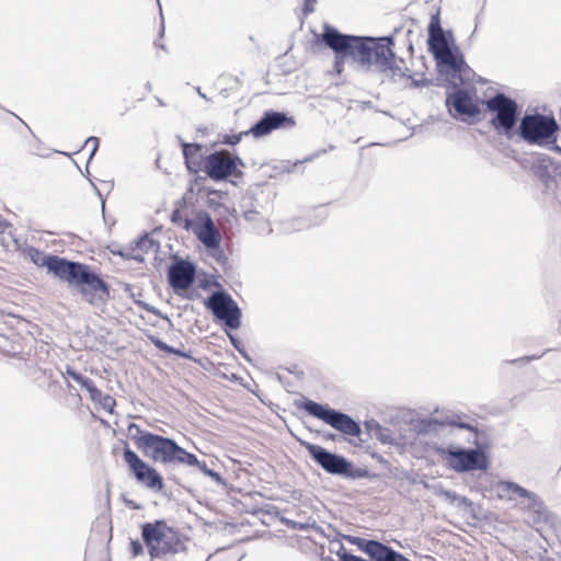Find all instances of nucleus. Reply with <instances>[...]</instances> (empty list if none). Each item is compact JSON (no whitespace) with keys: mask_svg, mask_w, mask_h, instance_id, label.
Listing matches in <instances>:
<instances>
[{"mask_svg":"<svg viewBox=\"0 0 561 561\" xmlns=\"http://www.w3.org/2000/svg\"><path fill=\"white\" fill-rule=\"evenodd\" d=\"M152 344L161 352H164L168 354V352H173L172 346L163 342L159 337H151Z\"/></svg>","mask_w":561,"mask_h":561,"instance_id":"30","label":"nucleus"},{"mask_svg":"<svg viewBox=\"0 0 561 561\" xmlns=\"http://www.w3.org/2000/svg\"><path fill=\"white\" fill-rule=\"evenodd\" d=\"M196 91H197V93H198V95H199L201 98H203V99L207 100V96L202 92V90H201V88H199V87H197V88H196Z\"/></svg>","mask_w":561,"mask_h":561,"instance_id":"43","label":"nucleus"},{"mask_svg":"<svg viewBox=\"0 0 561 561\" xmlns=\"http://www.w3.org/2000/svg\"><path fill=\"white\" fill-rule=\"evenodd\" d=\"M294 126L295 121L284 112L266 111L261 118L244 134H251L256 138L267 136L273 130L285 126Z\"/></svg>","mask_w":561,"mask_h":561,"instance_id":"17","label":"nucleus"},{"mask_svg":"<svg viewBox=\"0 0 561 561\" xmlns=\"http://www.w3.org/2000/svg\"><path fill=\"white\" fill-rule=\"evenodd\" d=\"M130 552L133 557H138L144 553V547L142 543L139 540H131L130 541Z\"/></svg>","mask_w":561,"mask_h":561,"instance_id":"31","label":"nucleus"},{"mask_svg":"<svg viewBox=\"0 0 561 561\" xmlns=\"http://www.w3.org/2000/svg\"><path fill=\"white\" fill-rule=\"evenodd\" d=\"M173 352H168V354L176 355L182 358H191V355L187 352L181 351L172 346Z\"/></svg>","mask_w":561,"mask_h":561,"instance_id":"37","label":"nucleus"},{"mask_svg":"<svg viewBox=\"0 0 561 561\" xmlns=\"http://www.w3.org/2000/svg\"><path fill=\"white\" fill-rule=\"evenodd\" d=\"M98 394L99 396L95 397L92 396L91 400L98 402L102 407V409H104L108 413H113L114 408L116 405L115 399L110 394H103L99 389Z\"/></svg>","mask_w":561,"mask_h":561,"instance_id":"25","label":"nucleus"},{"mask_svg":"<svg viewBox=\"0 0 561 561\" xmlns=\"http://www.w3.org/2000/svg\"><path fill=\"white\" fill-rule=\"evenodd\" d=\"M451 424L456 425L459 428H465V430H469V431H476V427H473L472 425H470L468 423H465V422H459V423L451 422Z\"/></svg>","mask_w":561,"mask_h":561,"instance_id":"39","label":"nucleus"},{"mask_svg":"<svg viewBox=\"0 0 561 561\" xmlns=\"http://www.w3.org/2000/svg\"><path fill=\"white\" fill-rule=\"evenodd\" d=\"M411 87H419V81L414 80V79H411V83H410Z\"/></svg>","mask_w":561,"mask_h":561,"instance_id":"44","label":"nucleus"},{"mask_svg":"<svg viewBox=\"0 0 561 561\" xmlns=\"http://www.w3.org/2000/svg\"><path fill=\"white\" fill-rule=\"evenodd\" d=\"M247 135L248 134H244V131L239 133L237 135H224V137L221 139V144L234 146L241 141L243 136H247Z\"/></svg>","mask_w":561,"mask_h":561,"instance_id":"29","label":"nucleus"},{"mask_svg":"<svg viewBox=\"0 0 561 561\" xmlns=\"http://www.w3.org/2000/svg\"><path fill=\"white\" fill-rule=\"evenodd\" d=\"M460 82L451 84L454 90L447 92L445 105L454 118L468 123L478 117L481 111L471 93L460 88Z\"/></svg>","mask_w":561,"mask_h":561,"instance_id":"12","label":"nucleus"},{"mask_svg":"<svg viewBox=\"0 0 561 561\" xmlns=\"http://www.w3.org/2000/svg\"><path fill=\"white\" fill-rule=\"evenodd\" d=\"M297 407L344 435L357 437L362 434V428L358 422H356L351 415L335 410L328 404L305 399L302 402L298 403Z\"/></svg>","mask_w":561,"mask_h":561,"instance_id":"8","label":"nucleus"},{"mask_svg":"<svg viewBox=\"0 0 561 561\" xmlns=\"http://www.w3.org/2000/svg\"><path fill=\"white\" fill-rule=\"evenodd\" d=\"M181 147L188 172L197 173L201 170L204 171L205 158L202 154L203 146L199 144H190L181 140Z\"/></svg>","mask_w":561,"mask_h":561,"instance_id":"18","label":"nucleus"},{"mask_svg":"<svg viewBox=\"0 0 561 561\" xmlns=\"http://www.w3.org/2000/svg\"><path fill=\"white\" fill-rule=\"evenodd\" d=\"M196 266L188 260L176 259L168 270V282L175 293L187 290L195 280Z\"/></svg>","mask_w":561,"mask_h":561,"instance_id":"16","label":"nucleus"},{"mask_svg":"<svg viewBox=\"0 0 561 561\" xmlns=\"http://www.w3.org/2000/svg\"><path fill=\"white\" fill-rule=\"evenodd\" d=\"M126 503H127V505H128L129 507H131V508H135V510L140 508V506H139V505L134 504L131 501H128V502H126Z\"/></svg>","mask_w":561,"mask_h":561,"instance_id":"42","label":"nucleus"},{"mask_svg":"<svg viewBox=\"0 0 561 561\" xmlns=\"http://www.w3.org/2000/svg\"><path fill=\"white\" fill-rule=\"evenodd\" d=\"M346 58H350L348 56H337V54H335V61H334V68L336 70L337 73L342 72L343 70V62Z\"/></svg>","mask_w":561,"mask_h":561,"instance_id":"35","label":"nucleus"},{"mask_svg":"<svg viewBox=\"0 0 561 561\" xmlns=\"http://www.w3.org/2000/svg\"><path fill=\"white\" fill-rule=\"evenodd\" d=\"M76 382L79 383L83 389H85L89 392L90 398L92 396H99L98 388L95 387L93 380L90 379L89 377H85L82 374H80L79 377H77Z\"/></svg>","mask_w":561,"mask_h":561,"instance_id":"28","label":"nucleus"},{"mask_svg":"<svg viewBox=\"0 0 561 561\" xmlns=\"http://www.w3.org/2000/svg\"><path fill=\"white\" fill-rule=\"evenodd\" d=\"M139 450L147 458L163 465H181L192 461L187 450L181 447L174 439L159 434L146 435L139 442Z\"/></svg>","mask_w":561,"mask_h":561,"instance_id":"7","label":"nucleus"},{"mask_svg":"<svg viewBox=\"0 0 561 561\" xmlns=\"http://www.w3.org/2000/svg\"><path fill=\"white\" fill-rule=\"evenodd\" d=\"M436 495L443 497L450 504L458 502L459 504H467L469 501L466 496H460L456 492L439 488L436 490Z\"/></svg>","mask_w":561,"mask_h":561,"instance_id":"26","label":"nucleus"},{"mask_svg":"<svg viewBox=\"0 0 561 561\" xmlns=\"http://www.w3.org/2000/svg\"><path fill=\"white\" fill-rule=\"evenodd\" d=\"M549 148L561 154V147H559L557 142H554V145H550Z\"/></svg>","mask_w":561,"mask_h":561,"instance_id":"41","label":"nucleus"},{"mask_svg":"<svg viewBox=\"0 0 561 561\" xmlns=\"http://www.w3.org/2000/svg\"><path fill=\"white\" fill-rule=\"evenodd\" d=\"M90 144H92V150L89 156V161L94 157L95 152L98 151L100 140L98 137L91 136L85 140L84 146Z\"/></svg>","mask_w":561,"mask_h":561,"instance_id":"32","label":"nucleus"},{"mask_svg":"<svg viewBox=\"0 0 561 561\" xmlns=\"http://www.w3.org/2000/svg\"><path fill=\"white\" fill-rule=\"evenodd\" d=\"M345 539L356 546L374 561H411L402 553L378 540L346 536Z\"/></svg>","mask_w":561,"mask_h":561,"instance_id":"15","label":"nucleus"},{"mask_svg":"<svg viewBox=\"0 0 561 561\" xmlns=\"http://www.w3.org/2000/svg\"><path fill=\"white\" fill-rule=\"evenodd\" d=\"M156 45H157L158 47H160V48L164 49V46H163L162 44H158V43H156Z\"/></svg>","mask_w":561,"mask_h":561,"instance_id":"49","label":"nucleus"},{"mask_svg":"<svg viewBox=\"0 0 561 561\" xmlns=\"http://www.w3.org/2000/svg\"><path fill=\"white\" fill-rule=\"evenodd\" d=\"M318 156H319V153H317L316 156H312V157H310V158H306V161H310V160H312V159H313V157H318Z\"/></svg>","mask_w":561,"mask_h":561,"instance_id":"47","label":"nucleus"},{"mask_svg":"<svg viewBox=\"0 0 561 561\" xmlns=\"http://www.w3.org/2000/svg\"><path fill=\"white\" fill-rule=\"evenodd\" d=\"M322 42L337 56H348L353 62L366 71H377L393 82L409 80L404 60L398 58L392 49L391 36L371 37L348 35L325 24Z\"/></svg>","mask_w":561,"mask_h":561,"instance_id":"1","label":"nucleus"},{"mask_svg":"<svg viewBox=\"0 0 561 561\" xmlns=\"http://www.w3.org/2000/svg\"><path fill=\"white\" fill-rule=\"evenodd\" d=\"M312 460L325 472L333 476L354 477L353 465L344 456L331 453L328 449L311 443L302 444Z\"/></svg>","mask_w":561,"mask_h":561,"instance_id":"13","label":"nucleus"},{"mask_svg":"<svg viewBox=\"0 0 561 561\" xmlns=\"http://www.w3.org/2000/svg\"><path fill=\"white\" fill-rule=\"evenodd\" d=\"M440 425L436 419H423L417 423V431L421 434H431L437 432Z\"/></svg>","mask_w":561,"mask_h":561,"instance_id":"27","label":"nucleus"},{"mask_svg":"<svg viewBox=\"0 0 561 561\" xmlns=\"http://www.w3.org/2000/svg\"><path fill=\"white\" fill-rule=\"evenodd\" d=\"M94 190H95L96 194H98L100 197H102V196H101V193H100V191H99V188H98L96 186H94Z\"/></svg>","mask_w":561,"mask_h":561,"instance_id":"48","label":"nucleus"},{"mask_svg":"<svg viewBox=\"0 0 561 561\" xmlns=\"http://www.w3.org/2000/svg\"><path fill=\"white\" fill-rule=\"evenodd\" d=\"M239 167L244 162L239 156H231L227 150H218L205 157L204 172L215 182L225 181L230 176L240 178Z\"/></svg>","mask_w":561,"mask_h":561,"instance_id":"10","label":"nucleus"},{"mask_svg":"<svg viewBox=\"0 0 561 561\" xmlns=\"http://www.w3.org/2000/svg\"><path fill=\"white\" fill-rule=\"evenodd\" d=\"M523 499H525L527 502L526 508L537 514L538 519H541L546 516V506L536 493L528 491V494L524 495Z\"/></svg>","mask_w":561,"mask_h":561,"instance_id":"23","label":"nucleus"},{"mask_svg":"<svg viewBox=\"0 0 561 561\" xmlns=\"http://www.w3.org/2000/svg\"><path fill=\"white\" fill-rule=\"evenodd\" d=\"M560 126L553 115L525 113L517 126L516 134L528 145L550 147L558 140Z\"/></svg>","mask_w":561,"mask_h":561,"instance_id":"5","label":"nucleus"},{"mask_svg":"<svg viewBox=\"0 0 561 561\" xmlns=\"http://www.w3.org/2000/svg\"><path fill=\"white\" fill-rule=\"evenodd\" d=\"M284 522L287 526H289L290 528L296 529V530H307L309 528L308 524H302V523H298V522H294V520H289V519H285Z\"/></svg>","mask_w":561,"mask_h":561,"instance_id":"33","label":"nucleus"},{"mask_svg":"<svg viewBox=\"0 0 561 561\" xmlns=\"http://www.w3.org/2000/svg\"><path fill=\"white\" fill-rule=\"evenodd\" d=\"M178 215H179V211H178V210H175V211L173 213V215H172V220H173V221H176Z\"/></svg>","mask_w":561,"mask_h":561,"instance_id":"45","label":"nucleus"},{"mask_svg":"<svg viewBox=\"0 0 561 561\" xmlns=\"http://www.w3.org/2000/svg\"><path fill=\"white\" fill-rule=\"evenodd\" d=\"M127 432L128 436L131 438L137 449H139V442L144 439L146 435H153V433L142 430L140 425L136 423H130L127 427Z\"/></svg>","mask_w":561,"mask_h":561,"instance_id":"24","label":"nucleus"},{"mask_svg":"<svg viewBox=\"0 0 561 561\" xmlns=\"http://www.w3.org/2000/svg\"><path fill=\"white\" fill-rule=\"evenodd\" d=\"M542 355H531V356H523L520 358H517V359H513L511 360L512 364H515V363H518V362H522V363H529L531 360H535V359H539L541 358Z\"/></svg>","mask_w":561,"mask_h":561,"instance_id":"36","label":"nucleus"},{"mask_svg":"<svg viewBox=\"0 0 561 561\" xmlns=\"http://www.w3.org/2000/svg\"><path fill=\"white\" fill-rule=\"evenodd\" d=\"M205 306L215 318L222 321L229 329L237 330L240 328L241 309L227 291H214L205 301Z\"/></svg>","mask_w":561,"mask_h":561,"instance_id":"11","label":"nucleus"},{"mask_svg":"<svg viewBox=\"0 0 561 561\" xmlns=\"http://www.w3.org/2000/svg\"><path fill=\"white\" fill-rule=\"evenodd\" d=\"M496 489L501 499L513 500L514 495L524 497L528 494V490L512 481H500Z\"/></svg>","mask_w":561,"mask_h":561,"instance_id":"21","label":"nucleus"},{"mask_svg":"<svg viewBox=\"0 0 561 561\" xmlns=\"http://www.w3.org/2000/svg\"><path fill=\"white\" fill-rule=\"evenodd\" d=\"M27 256L35 265L46 267L47 273L76 289L89 305L101 307L110 298V285L90 265L46 254L33 247L27 249Z\"/></svg>","mask_w":561,"mask_h":561,"instance_id":"2","label":"nucleus"},{"mask_svg":"<svg viewBox=\"0 0 561 561\" xmlns=\"http://www.w3.org/2000/svg\"><path fill=\"white\" fill-rule=\"evenodd\" d=\"M486 110L493 114L490 123L493 129L507 139H513L519 123L518 105L515 100L497 92L484 102Z\"/></svg>","mask_w":561,"mask_h":561,"instance_id":"6","label":"nucleus"},{"mask_svg":"<svg viewBox=\"0 0 561 561\" xmlns=\"http://www.w3.org/2000/svg\"><path fill=\"white\" fill-rule=\"evenodd\" d=\"M229 339H230L231 344H232V345H233V346H234L239 352H241V350H240V342H239V340H238L236 336L231 335V334H229Z\"/></svg>","mask_w":561,"mask_h":561,"instance_id":"40","label":"nucleus"},{"mask_svg":"<svg viewBox=\"0 0 561 561\" xmlns=\"http://www.w3.org/2000/svg\"><path fill=\"white\" fill-rule=\"evenodd\" d=\"M158 249H159V243L156 242L148 234H145V236L139 237L135 241V248L121 251L119 255L125 256V257H131V259L142 262L144 261L142 253L157 252Z\"/></svg>","mask_w":561,"mask_h":561,"instance_id":"20","label":"nucleus"},{"mask_svg":"<svg viewBox=\"0 0 561 561\" xmlns=\"http://www.w3.org/2000/svg\"><path fill=\"white\" fill-rule=\"evenodd\" d=\"M316 2H317L316 0H305L304 8H302L305 15H308L314 11Z\"/></svg>","mask_w":561,"mask_h":561,"instance_id":"34","label":"nucleus"},{"mask_svg":"<svg viewBox=\"0 0 561 561\" xmlns=\"http://www.w3.org/2000/svg\"><path fill=\"white\" fill-rule=\"evenodd\" d=\"M447 465L456 472H469L474 470H486L489 459L480 448H462L449 446L442 450Z\"/></svg>","mask_w":561,"mask_h":561,"instance_id":"9","label":"nucleus"},{"mask_svg":"<svg viewBox=\"0 0 561 561\" xmlns=\"http://www.w3.org/2000/svg\"><path fill=\"white\" fill-rule=\"evenodd\" d=\"M101 205H102V211H104V209H105V202H104V199H101Z\"/></svg>","mask_w":561,"mask_h":561,"instance_id":"46","label":"nucleus"},{"mask_svg":"<svg viewBox=\"0 0 561 561\" xmlns=\"http://www.w3.org/2000/svg\"><path fill=\"white\" fill-rule=\"evenodd\" d=\"M187 455L191 458H193V460L188 461V462H181V465H185L187 467L197 468L202 473H204L205 476L209 477L217 484H224L225 483L222 477L217 471L208 468V466L206 465L205 461H199L198 458L194 454H192V453L187 451Z\"/></svg>","mask_w":561,"mask_h":561,"instance_id":"22","label":"nucleus"},{"mask_svg":"<svg viewBox=\"0 0 561 561\" xmlns=\"http://www.w3.org/2000/svg\"><path fill=\"white\" fill-rule=\"evenodd\" d=\"M66 374L67 376H69L71 379H73L75 381L77 380V377H79L80 373H78L77 370H75L72 367L70 366H67L66 368Z\"/></svg>","mask_w":561,"mask_h":561,"instance_id":"38","label":"nucleus"},{"mask_svg":"<svg viewBox=\"0 0 561 561\" xmlns=\"http://www.w3.org/2000/svg\"><path fill=\"white\" fill-rule=\"evenodd\" d=\"M195 233L198 240L207 248V249H217L220 245L221 237L216 228L214 221L210 217H207L206 221L202 224L196 230Z\"/></svg>","mask_w":561,"mask_h":561,"instance_id":"19","label":"nucleus"},{"mask_svg":"<svg viewBox=\"0 0 561 561\" xmlns=\"http://www.w3.org/2000/svg\"><path fill=\"white\" fill-rule=\"evenodd\" d=\"M427 33L428 51L433 55L438 73L450 84L463 83L462 73L470 71V67L456 45L453 32L443 30L439 12L432 14Z\"/></svg>","mask_w":561,"mask_h":561,"instance_id":"3","label":"nucleus"},{"mask_svg":"<svg viewBox=\"0 0 561 561\" xmlns=\"http://www.w3.org/2000/svg\"><path fill=\"white\" fill-rule=\"evenodd\" d=\"M123 458L139 483L151 490H162L163 479L161 474L153 467L144 461L134 450L129 447H125Z\"/></svg>","mask_w":561,"mask_h":561,"instance_id":"14","label":"nucleus"},{"mask_svg":"<svg viewBox=\"0 0 561 561\" xmlns=\"http://www.w3.org/2000/svg\"><path fill=\"white\" fill-rule=\"evenodd\" d=\"M141 537L151 559H161L186 549L185 539L163 519L142 524Z\"/></svg>","mask_w":561,"mask_h":561,"instance_id":"4","label":"nucleus"}]
</instances>
